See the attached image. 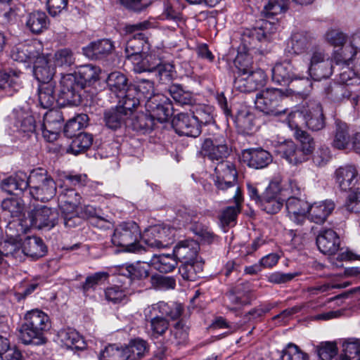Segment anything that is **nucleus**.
<instances>
[{
  "label": "nucleus",
  "instance_id": "obj_3",
  "mask_svg": "<svg viewBox=\"0 0 360 360\" xmlns=\"http://www.w3.org/2000/svg\"><path fill=\"white\" fill-rule=\"evenodd\" d=\"M141 237L139 227L136 223L122 222L115 227L111 241L114 245L123 248L124 251L141 253L146 250L139 244Z\"/></svg>",
  "mask_w": 360,
  "mask_h": 360
},
{
  "label": "nucleus",
  "instance_id": "obj_22",
  "mask_svg": "<svg viewBox=\"0 0 360 360\" xmlns=\"http://www.w3.org/2000/svg\"><path fill=\"white\" fill-rule=\"evenodd\" d=\"M318 249L325 255H335L340 249V239L331 229H321L316 238Z\"/></svg>",
  "mask_w": 360,
  "mask_h": 360
},
{
  "label": "nucleus",
  "instance_id": "obj_63",
  "mask_svg": "<svg viewBox=\"0 0 360 360\" xmlns=\"http://www.w3.org/2000/svg\"><path fill=\"white\" fill-rule=\"evenodd\" d=\"M150 326L152 336L158 338L162 335L169 328V321L161 316H156L150 319Z\"/></svg>",
  "mask_w": 360,
  "mask_h": 360
},
{
  "label": "nucleus",
  "instance_id": "obj_48",
  "mask_svg": "<svg viewBox=\"0 0 360 360\" xmlns=\"http://www.w3.org/2000/svg\"><path fill=\"white\" fill-rule=\"evenodd\" d=\"M349 142L350 136L347 124L342 122H337L334 139L332 143L333 146L337 149L342 150L349 146Z\"/></svg>",
  "mask_w": 360,
  "mask_h": 360
},
{
  "label": "nucleus",
  "instance_id": "obj_26",
  "mask_svg": "<svg viewBox=\"0 0 360 360\" xmlns=\"http://www.w3.org/2000/svg\"><path fill=\"white\" fill-rule=\"evenodd\" d=\"M243 160L250 167L263 169L267 167L273 160L272 155L262 148L246 149L242 154Z\"/></svg>",
  "mask_w": 360,
  "mask_h": 360
},
{
  "label": "nucleus",
  "instance_id": "obj_52",
  "mask_svg": "<svg viewBox=\"0 0 360 360\" xmlns=\"http://www.w3.org/2000/svg\"><path fill=\"white\" fill-rule=\"evenodd\" d=\"M153 309L158 310L161 316L169 317L172 320L178 319L183 311L182 306L176 302H159L153 306Z\"/></svg>",
  "mask_w": 360,
  "mask_h": 360
},
{
  "label": "nucleus",
  "instance_id": "obj_39",
  "mask_svg": "<svg viewBox=\"0 0 360 360\" xmlns=\"http://www.w3.org/2000/svg\"><path fill=\"white\" fill-rule=\"evenodd\" d=\"M148 351L147 342L139 338L131 340L129 344L124 347L126 360H139L146 355Z\"/></svg>",
  "mask_w": 360,
  "mask_h": 360
},
{
  "label": "nucleus",
  "instance_id": "obj_53",
  "mask_svg": "<svg viewBox=\"0 0 360 360\" xmlns=\"http://www.w3.org/2000/svg\"><path fill=\"white\" fill-rule=\"evenodd\" d=\"M160 61L161 60L155 56L142 55L139 60L133 62L134 63V70L137 73L155 72Z\"/></svg>",
  "mask_w": 360,
  "mask_h": 360
},
{
  "label": "nucleus",
  "instance_id": "obj_35",
  "mask_svg": "<svg viewBox=\"0 0 360 360\" xmlns=\"http://www.w3.org/2000/svg\"><path fill=\"white\" fill-rule=\"evenodd\" d=\"M58 201L62 212L74 211L81 203V196L75 189L64 188L58 196Z\"/></svg>",
  "mask_w": 360,
  "mask_h": 360
},
{
  "label": "nucleus",
  "instance_id": "obj_11",
  "mask_svg": "<svg viewBox=\"0 0 360 360\" xmlns=\"http://www.w3.org/2000/svg\"><path fill=\"white\" fill-rule=\"evenodd\" d=\"M58 209L46 205H37L28 214L32 226L37 229L50 230L58 223Z\"/></svg>",
  "mask_w": 360,
  "mask_h": 360
},
{
  "label": "nucleus",
  "instance_id": "obj_10",
  "mask_svg": "<svg viewBox=\"0 0 360 360\" xmlns=\"http://www.w3.org/2000/svg\"><path fill=\"white\" fill-rule=\"evenodd\" d=\"M265 77L264 72L260 69L252 71L240 68L234 79L233 86L240 92H252L264 84Z\"/></svg>",
  "mask_w": 360,
  "mask_h": 360
},
{
  "label": "nucleus",
  "instance_id": "obj_18",
  "mask_svg": "<svg viewBox=\"0 0 360 360\" xmlns=\"http://www.w3.org/2000/svg\"><path fill=\"white\" fill-rule=\"evenodd\" d=\"M315 44L313 36L307 32H297L292 34L284 50L287 56L307 53Z\"/></svg>",
  "mask_w": 360,
  "mask_h": 360
},
{
  "label": "nucleus",
  "instance_id": "obj_7",
  "mask_svg": "<svg viewBox=\"0 0 360 360\" xmlns=\"http://www.w3.org/2000/svg\"><path fill=\"white\" fill-rule=\"evenodd\" d=\"M157 94H155L154 82L150 79H139L135 85H131L127 94L123 98L125 99V108L134 109L141 100L148 101Z\"/></svg>",
  "mask_w": 360,
  "mask_h": 360
},
{
  "label": "nucleus",
  "instance_id": "obj_47",
  "mask_svg": "<svg viewBox=\"0 0 360 360\" xmlns=\"http://www.w3.org/2000/svg\"><path fill=\"white\" fill-rule=\"evenodd\" d=\"M295 137L300 141V146L298 147L304 156V161L309 160L315 149V142L307 131L301 129H297Z\"/></svg>",
  "mask_w": 360,
  "mask_h": 360
},
{
  "label": "nucleus",
  "instance_id": "obj_30",
  "mask_svg": "<svg viewBox=\"0 0 360 360\" xmlns=\"http://www.w3.org/2000/svg\"><path fill=\"white\" fill-rule=\"evenodd\" d=\"M155 122L150 113L139 112L127 117L126 127L131 128L134 131L143 134L150 131L155 127Z\"/></svg>",
  "mask_w": 360,
  "mask_h": 360
},
{
  "label": "nucleus",
  "instance_id": "obj_51",
  "mask_svg": "<svg viewBox=\"0 0 360 360\" xmlns=\"http://www.w3.org/2000/svg\"><path fill=\"white\" fill-rule=\"evenodd\" d=\"M168 91L172 98L181 105H191L195 101L192 93L185 91L180 84L170 85Z\"/></svg>",
  "mask_w": 360,
  "mask_h": 360
},
{
  "label": "nucleus",
  "instance_id": "obj_50",
  "mask_svg": "<svg viewBox=\"0 0 360 360\" xmlns=\"http://www.w3.org/2000/svg\"><path fill=\"white\" fill-rule=\"evenodd\" d=\"M155 76L161 84H168L176 77V72L173 63L160 61L155 70Z\"/></svg>",
  "mask_w": 360,
  "mask_h": 360
},
{
  "label": "nucleus",
  "instance_id": "obj_42",
  "mask_svg": "<svg viewBox=\"0 0 360 360\" xmlns=\"http://www.w3.org/2000/svg\"><path fill=\"white\" fill-rule=\"evenodd\" d=\"M283 205V200L272 193L271 188H267L262 195V200L259 206L266 213L274 214L280 211Z\"/></svg>",
  "mask_w": 360,
  "mask_h": 360
},
{
  "label": "nucleus",
  "instance_id": "obj_58",
  "mask_svg": "<svg viewBox=\"0 0 360 360\" xmlns=\"http://www.w3.org/2000/svg\"><path fill=\"white\" fill-rule=\"evenodd\" d=\"M289 3L290 0H269L263 12L266 18L285 13L288 8Z\"/></svg>",
  "mask_w": 360,
  "mask_h": 360
},
{
  "label": "nucleus",
  "instance_id": "obj_23",
  "mask_svg": "<svg viewBox=\"0 0 360 360\" xmlns=\"http://www.w3.org/2000/svg\"><path fill=\"white\" fill-rule=\"evenodd\" d=\"M285 207L290 219L298 225L302 224L309 209V203L304 199L295 195L289 197Z\"/></svg>",
  "mask_w": 360,
  "mask_h": 360
},
{
  "label": "nucleus",
  "instance_id": "obj_28",
  "mask_svg": "<svg viewBox=\"0 0 360 360\" xmlns=\"http://www.w3.org/2000/svg\"><path fill=\"white\" fill-rule=\"evenodd\" d=\"M33 74L36 79L41 84L53 83L51 80L55 75V68L48 56L37 57L34 63Z\"/></svg>",
  "mask_w": 360,
  "mask_h": 360
},
{
  "label": "nucleus",
  "instance_id": "obj_37",
  "mask_svg": "<svg viewBox=\"0 0 360 360\" xmlns=\"http://www.w3.org/2000/svg\"><path fill=\"white\" fill-rule=\"evenodd\" d=\"M178 262L172 254H154L150 260V265L161 273L172 271L177 266Z\"/></svg>",
  "mask_w": 360,
  "mask_h": 360
},
{
  "label": "nucleus",
  "instance_id": "obj_60",
  "mask_svg": "<svg viewBox=\"0 0 360 360\" xmlns=\"http://www.w3.org/2000/svg\"><path fill=\"white\" fill-rule=\"evenodd\" d=\"M151 287L156 290L174 289L176 286V281L172 276H166L155 274L150 278Z\"/></svg>",
  "mask_w": 360,
  "mask_h": 360
},
{
  "label": "nucleus",
  "instance_id": "obj_44",
  "mask_svg": "<svg viewBox=\"0 0 360 360\" xmlns=\"http://www.w3.org/2000/svg\"><path fill=\"white\" fill-rule=\"evenodd\" d=\"M109 274L105 271H98L87 276L85 281L81 283L79 289L86 295L89 292L94 291L98 285H102L108 278Z\"/></svg>",
  "mask_w": 360,
  "mask_h": 360
},
{
  "label": "nucleus",
  "instance_id": "obj_36",
  "mask_svg": "<svg viewBox=\"0 0 360 360\" xmlns=\"http://www.w3.org/2000/svg\"><path fill=\"white\" fill-rule=\"evenodd\" d=\"M2 218L6 221L11 218L20 217L24 214L25 205L20 198H8L1 202Z\"/></svg>",
  "mask_w": 360,
  "mask_h": 360
},
{
  "label": "nucleus",
  "instance_id": "obj_16",
  "mask_svg": "<svg viewBox=\"0 0 360 360\" xmlns=\"http://www.w3.org/2000/svg\"><path fill=\"white\" fill-rule=\"evenodd\" d=\"M336 183L342 191L360 190V176L354 165H347L338 168L335 172Z\"/></svg>",
  "mask_w": 360,
  "mask_h": 360
},
{
  "label": "nucleus",
  "instance_id": "obj_13",
  "mask_svg": "<svg viewBox=\"0 0 360 360\" xmlns=\"http://www.w3.org/2000/svg\"><path fill=\"white\" fill-rule=\"evenodd\" d=\"M306 126L311 131H320L326 126V118L320 103L314 101L306 102L299 112Z\"/></svg>",
  "mask_w": 360,
  "mask_h": 360
},
{
  "label": "nucleus",
  "instance_id": "obj_43",
  "mask_svg": "<svg viewBox=\"0 0 360 360\" xmlns=\"http://www.w3.org/2000/svg\"><path fill=\"white\" fill-rule=\"evenodd\" d=\"M72 139V141L68 149V151L74 155L84 153L93 143L92 134L86 132H79Z\"/></svg>",
  "mask_w": 360,
  "mask_h": 360
},
{
  "label": "nucleus",
  "instance_id": "obj_8",
  "mask_svg": "<svg viewBox=\"0 0 360 360\" xmlns=\"http://www.w3.org/2000/svg\"><path fill=\"white\" fill-rule=\"evenodd\" d=\"M272 80L281 85L288 84L294 79H299L305 84V88L302 91H297V94H304L307 91V88L310 87L311 83L308 77L304 78V76L297 73L291 60H285L282 63H277L271 70Z\"/></svg>",
  "mask_w": 360,
  "mask_h": 360
},
{
  "label": "nucleus",
  "instance_id": "obj_15",
  "mask_svg": "<svg viewBox=\"0 0 360 360\" xmlns=\"http://www.w3.org/2000/svg\"><path fill=\"white\" fill-rule=\"evenodd\" d=\"M172 124L176 133L180 136L196 138L202 132L200 124L191 112H180L174 115Z\"/></svg>",
  "mask_w": 360,
  "mask_h": 360
},
{
  "label": "nucleus",
  "instance_id": "obj_6",
  "mask_svg": "<svg viewBox=\"0 0 360 360\" xmlns=\"http://www.w3.org/2000/svg\"><path fill=\"white\" fill-rule=\"evenodd\" d=\"M278 26V22L261 20L255 27L246 30L243 35V41L247 49L259 51L257 47V42L269 41L271 34L277 31Z\"/></svg>",
  "mask_w": 360,
  "mask_h": 360
},
{
  "label": "nucleus",
  "instance_id": "obj_55",
  "mask_svg": "<svg viewBox=\"0 0 360 360\" xmlns=\"http://www.w3.org/2000/svg\"><path fill=\"white\" fill-rule=\"evenodd\" d=\"M191 113L196 121L200 124V127L202 125H207L214 122L213 108L210 105H197Z\"/></svg>",
  "mask_w": 360,
  "mask_h": 360
},
{
  "label": "nucleus",
  "instance_id": "obj_1",
  "mask_svg": "<svg viewBox=\"0 0 360 360\" xmlns=\"http://www.w3.org/2000/svg\"><path fill=\"white\" fill-rule=\"evenodd\" d=\"M27 187L31 197L43 202L51 200L56 193L54 180L42 172H32L27 176L25 172L19 171L1 183V189L11 195L21 194Z\"/></svg>",
  "mask_w": 360,
  "mask_h": 360
},
{
  "label": "nucleus",
  "instance_id": "obj_19",
  "mask_svg": "<svg viewBox=\"0 0 360 360\" xmlns=\"http://www.w3.org/2000/svg\"><path fill=\"white\" fill-rule=\"evenodd\" d=\"M64 118L61 111L50 110L44 117L42 134L48 141H53L62 129Z\"/></svg>",
  "mask_w": 360,
  "mask_h": 360
},
{
  "label": "nucleus",
  "instance_id": "obj_45",
  "mask_svg": "<svg viewBox=\"0 0 360 360\" xmlns=\"http://www.w3.org/2000/svg\"><path fill=\"white\" fill-rule=\"evenodd\" d=\"M89 120L88 115L86 114L78 115L75 117L70 119L64 126L63 133L65 136L70 139L75 137L78 133L87 126Z\"/></svg>",
  "mask_w": 360,
  "mask_h": 360
},
{
  "label": "nucleus",
  "instance_id": "obj_12",
  "mask_svg": "<svg viewBox=\"0 0 360 360\" xmlns=\"http://www.w3.org/2000/svg\"><path fill=\"white\" fill-rule=\"evenodd\" d=\"M231 149L228 147L224 136L214 139H205L202 144L201 153L205 158L215 162L217 165L226 162L230 155Z\"/></svg>",
  "mask_w": 360,
  "mask_h": 360
},
{
  "label": "nucleus",
  "instance_id": "obj_54",
  "mask_svg": "<svg viewBox=\"0 0 360 360\" xmlns=\"http://www.w3.org/2000/svg\"><path fill=\"white\" fill-rule=\"evenodd\" d=\"M22 243L17 238H10L5 240L1 245V251L6 257L11 256L16 259H21L22 254Z\"/></svg>",
  "mask_w": 360,
  "mask_h": 360
},
{
  "label": "nucleus",
  "instance_id": "obj_34",
  "mask_svg": "<svg viewBox=\"0 0 360 360\" xmlns=\"http://www.w3.org/2000/svg\"><path fill=\"white\" fill-rule=\"evenodd\" d=\"M204 261L202 259L181 263L179 272L184 280L195 281L203 276Z\"/></svg>",
  "mask_w": 360,
  "mask_h": 360
},
{
  "label": "nucleus",
  "instance_id": "obj_64",
  "mask_svg": "<svg viewBox=\"0 0 360 360\" xmlns=\"http://www.w3.org/2000/svg\"><path fill=\"white\" fill-rule=\"evenodd\" d=\"M100 360H126L124 347L110 345L100 353Z\"/></svg>",
  "mask_w": 360,
  "mask_h": 360
},
{
  "label": "nucleus",
  "instance_id": "obj_46",
  "mask_svg": "<svg viewBox=\"0 0 360 360\" xmlns=\"http://www.w3.org/2000/svg\"><path fill=\"white\" fill-rule=\"evenodd\" d=\"M55 83L41 84L39 86L38 97L40 105L44 108L52 107L57 101L55 94Z\"/></svg>",
  "mask_w": 360,
  "mask_h": 360
},
{
  "label": "nucleus",
  "instance_id": "obj_49",
  "mask_svg": "<svg viewBox=\"0 0 360 360\" xmlns=\"http://www.w3.org/2000/svg\"><path fill=\"white\" fill-rule=\"evenodd\" d=\"M332 63L333 60L318 63L312 66H308L307 73L309 77L315 81L328 78L333 74V71Z\"/></svg>",
  "mask_w": 360,
  "mask_h": 360
},
{
  "label": "nucleus",
  "instance_id": "obj_5",
  "mask_svg": "<svg viewBox=\"0 0 360 360\" xmlns=\"http://www.w3.org/2000/svg\"><path fill=\"white\" fill-rule=\"evenodd\" d=\"M83 84L79 82L77 75L68 74L63 76L60 89L57 98L59 105H79L82 102L81 91Z\"/></svg>",
  "mask_w": 360,
  "mask_h": 360
},
{
  "label": "nucleus",
  "instance_id": "obj_62",
  "mask_svg": "<svg viewBox=\"0 0 360 360\" xmlns=\"http://www.w3.org/2000/svg\"><path fill=\"white\" fill-rule=\"evenodd\" d=\"M316 352L321 360H331L338 354L335 342H326L321 343L316 347Z\"/></svg>",
  "mask_w": 360,
  "mask_h": 360
},
{
  "label": "nucleus",
  "instance_id": "obj_2",
  "mask_svg": "<svg viewBox=\"0 0 360 360\" xmlns=\"http://www.w3.org/2000/svg\"><path fill=\"white\" fill-rule=\"evenodd\" d=\"M50 328L49 317L44 311L32 309L26 313L19 329V339L25 345H40L46 342L44 332Z\"/></svg>",
  "mask_w": 360,
  "mask_h": 360
},
{
  "label": "nucleus",
  "instance_id": "obj_40",
  "mask_svg": "<svg viewBox=\"0 0 360 360\" xmlns=\"http://www.w3.org/2000/svg\"><path fill=\"white\" fill-rule=\"evenodd\" d=\"M49 24L46 14L42 11H34L30 13L26 21L27 27L34 34L42 32L48 28Z\"/></svg>",
  "mask_w": 360,
  "mask_h": 360
},
{
  "label": "nucleus",
  "instance_id": "obj_9",
  "mask_svg": "<svg viewBox=\"0 0 360 360\" xmlns=\"http://www.w3.org/2000/svg\"><path fill=\"white\" fill-rule=\"evenodd\" d=\"M175 229L165 226L156 225L147 229L142 238L148 248L161 249L169 247L173 243Z\"/></svg>",
  "mask_w": 360,
  "mask_h": 360
},
{
  "label": "nucleus",
  "instance_id": "obj_17",
  "mask_svg": "<svg viewBox=\"0 0 360 360\" xmlns=\"http://www.w3.org/2000/svg\"><path fill=\"white\" fill-rule=\"evenodd\" d=\"M125 99L122 98L119 101V104L115 107L105 110L103 112V120L105 126L110 129L117 130L125 125L127 117L131 114L132 109L125 108Z\"/></svg>",
  "mask_w": 360,
  "mask_h": 360
},
{
  "label": "nucleus",
  "instance_id": "obj_38",
  "mask_svg": "<svg viewBox=\"0 0 360 360\" xmlns=\"http://www.w3.org/2000/svg\"><path fill=\"white\" fill-rule=\"evenodd\" d=\"M58 338L61 344L67 349H83L85 342L79 333L71 328L62 329L58 332Z\"/></svg>",
  "mask_w": 360,
  "mask_h": 360
},
{
  "label": "nucleus",
  "instance_id": "obj_21",
  "mask_svg": "<svg viewBox=\"0 0 360 360\" xmlns=\"http://www.w3.org/2000/svg\"><path fill=\"white\" fill-rule=\"evenodd\" d=\"M199 243L193 239H186L178 242L173 249V253L177 262L185 263L193 260L200 259L199 256Z\"/></svg>",
  "mask_w": 360,
  "mask_h": 360
},
{
  "label": "nucleus",
  "instance_id": "obj_56",
  "mask_svg": "<svg viewBox=\"0 0 360 360\" xmlns=\"http://www.w3.org/2000/svg\"><path fill=\"white\" fill-rule=\"evenodd\" d=\"M227 301L226 305L230 310H235L236 306L245 305L248 304L246 300L243 299V295L241 292L240 285H236V287L230 289L229 292L226 293Z\"/></svg>",
  "mask_w": 360,
  "mask_h": 360
},
{
  "label": "nucleus",
  "instance_id": "obj_33",
  "mask_svg": "<svg viewBox=\"0 0 360 360\" xmlns=\"http://www.w3.org/2000/svg\"><path fill=\"white\" fill-rule=\"evenodd\" d=\"M22 251L24 255L38 259L46 255L47 247L41 238L27 236L22 243Z\"/></svg>",
  "mask_w": 360,
  "mask_h": 360
},
{
  "label": "nucleus",
  "instance_id": "obj_24",
  "mask_svg": "<svg viewBox=\"0 0 360 360\" xmlns=\"http://www.w3.org/2000/svg\"><path fill=\"white\" fill-rule=\"evenodd\" d=\"M149 49L148 39L143 32H138L129 37L125 46V56L132 62L139 60Z\"/></svg>",
  "mask_w": 360,
  "mask_h": 360
},
{
  "label": "nucleus",
  "instance_id": "obj_32",
  "mask_svg": "<svg viewBox=\"0 0 360 360\" xmlns=\"http://www.w3.org/2000/svg\"><path fill=\"white\" fill-rule=\"evenodd\" d=\"M334 209L335 203L332 200L314 202L309 205V219L316 224H323Z\"/></svg>",
  "mask_w": 360,
  "mask_h": 360
},
{
  "label": "nucleus",
  "instance_id": "obj_29",
  "mask_svg": "<svg viewBox=\"0 0 360 360\" xmlns=\"http://www.w3.org/2000/svg\"><path fill=\"white\" fill-rule=\"evenodd\" d=\"M275 152L290 164L297 165L304 161L303 153L296 144L290 140L278 143L275 147Z\"/></svg>",
  "mask_w": 360,
  "mask_h": 360
},
{
  "label": "nucleus",
  "instance_id": "obj_27",
  "mask_svg": "<svg viewBox=\"0 0 360 360\" xmlns=\"http://www.w3.org/2000/svg\"><path fill=\"white\" fill-rule=\"evenodd\" d=\"M114 49L112 42L108 39H103L91 42L82 48L83 54L91 60H101L109 56Z\"/></svg>",
  "mask_w": 360,
  "mask_h": 360
},
{
  "label": "nucleus",
  "instance_id": "obj_61",
  "mask_svg": "<svg viewBox=\"0 0 360 360\" xmlns=\"http://www.w3.org/2000/svg\"><path fill=\"white\" fill-rule=\"evenodd\" d=\"M235 122L243 131L252 130L255 126V115L248 110H241L236 116Z\"/></svg>",
  "mask_w": 360,
  "mask_h": 360
},
{
  "label": "nucleus",
  "instance_id": "obj_4",
  "mask_svg": "<svg viewBox=\"0 0 360 360\" xmlns=\"http://www.w3.org/2000/svg\"><path fill=\"white\" fill-rule=\"evenodd\" d=\"M284 97L281 89L266 88L257 94L255 107L266 115L279 116L285 114L287 110L282 103Z\"/></svg>",
  "mask_w": 360,
  "mask_h": 360
},
{
  "label": "nucleus",
  "instance_id": "obj_57",
  "mask_svg": "<svg viewBox=\"0 0 360 360\" xmlns=\"http://www.w3.org/2000/svg\"><path fill=\"white\" fill-rule=\"evenodd\" d=\"M356 54V50L353 49L351 44L342 45L335 50L331 60H334L337 65L346 64L353 59Z\"/></svg>",
  "mask_w": 360,
  "mask_h": 360
},
{
  "label": "nucleus",
  "instance_id": "obj_14",
  "mask_svg": "<svg viewBox=\"0 0 360 360\" xmlns=\"http://www.w3.org/2000/svg\"><path fill=\"white\" fill-rule=\"evenodd\" d=\"M145 105L155 122H165L173 114L171 101L162 94H157L151 100L146 101Z\"/></svg>",
  "mask_w": 360,
  "mask_h": 360
},
{
  "label": "nucleus",
  "instance_id": "obj_41",
  "mask_svg": "<svg viewBox=\"0 0 360 360\" xmlns=\"http://www.w3.org/2000/svg\"><path fill=\"white\" fill-rule=\"evenodd\" d=\"M99 72L100 69L98 67L89 64L79 66L73 75H77L79 82L84 88L86 85H91L98 79Z\"/></svg>",
  "mask_w": 360,
  "mask_h": 360
},
{
  "label": "nucleus",
  "instance_id": "obj_59",
  "mask_svg": "<svg viewBox=\"0 0 360 360\" xmlns=\"http://www.w3.org/2000/svg\"><path fill=\"white\" fill-rule=\"evenodd\" d=\"M281 360H309V355L300 348L293 344L289 343L282 350Z\"/></svg>",
  "mask_w": 360,
  "mask_h": 360
},
{
  "label": "nucleus",
  "instance_id": "obj_25",
  "mask_svg": "<svg viewBox=\"0 0 360 360\" xmlns=\"http://www.w3.org/2000/svg\"><path fill=\"white\" fill-rule=\"evenodd\" d=\"M216 179L214 184L219 189L225 190L232 187L237 179V172L233 165L229 162L218 164L214 169Z\"/></svg>",
  "mask_w": 360,
  "mask_h": 360
},
{
  "label": "nucleus",
  "instance_id": "obj_20",
  "mask_svg": "<svg viewBox=\"0 0 360 360\" xmlns=\"http://www.w3.org/2000/svg\"><path fill=\"white\" fill-rule=\"evenodd\" d=\"M326 97L333 102H341L345 99L351 101L355 106L360 100V94L352 92L348 87L340 82H329L324 87Z\"/></svg>",
  "mask_w": 360,
  "mask_h": 360
},
{
  "label": "nucleus",
  "instance_id": "obj_31",
  "mask_svg": "<svg viewBox=\"0 0 360 360\" xmlns=\"http://www.w3.org/2000/svg\"><path fill=\"white\" fill-rule=\"evenodd\" d=\"M106 84L108 89L121 99L127 94L131 86L129 84L127 76L119 71L110 72L106 79Z\"/></svg>",
  "mask_w": 360,
  "mask_h": 360
}]
</instances>
